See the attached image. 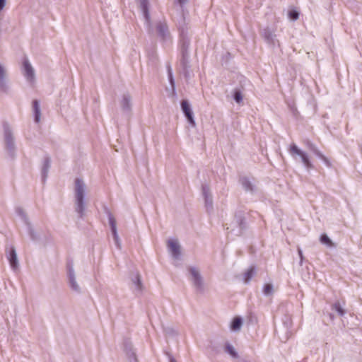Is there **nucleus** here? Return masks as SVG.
<instances>
[{"label": "nucleus", "instance_id": "f257e3e1", "mask_svg": "<svg viewBox=\"0 0 362 362\" xmlns=\"http://www.w3.org/2000/svg\"><path fill=\"white\" fill-rule=\"evenodd\" d=\"M86 191V185L80 178H76L74 182V200L76 211L83 216L85 210L84 196Z\"/></svg>", "mask_w": 362, "mask_h": 362}, {"label": "nucleus", "instance_id": "f03ea898", "mask_svg": "<svg viewBox=\"0 0 362 362\" xmlns=\"http://www.w3.org/2000/svg\"><path fill=\"white\" fill-rule=\"evenodd\" d=\"M3 129L6 153L8 157L13 158L16 153V143L12 129L8 123H4Z\"/></svg>", "mask_w": 362, "mask_h": 362}, {"label": "nucleus", "instance_id": "7ed1b4c3", "mask_svg": "<svg viewBox=\"0 0 362 362\" xmlns=\"http://www.w3.org/2000/svg\"><path fill=\"white\" fill-rule=\"evenodd\" d=\"M22 74L24 76L25 81L31 86H33L36 81V74L35 70L30 61L25 58L23 60L21 66Z\"/></svg>", "mask_w": 362, "mask_h": 362}, {"label": "nucleus", "instance_id": "20e7f679", "mask_svg": "<svg viewBox=\"0 0 362 362\" xmlns=\"http://www.w3.org/2000/svg\"><path fill=\"white\" fill-rule=\"evenodd\" d=\"M188 276L193 285L199 291H203L204 289V280L201 275L199 269L196 267H189L188 269Z\"/></svg>", "mask_w": 362, "mask_h": 362}, {"label": "nucleus", "instance_id": "39448f33", "mask_svg": "<svg viewBox=\"0 0 362 362\" xmlns=\"http://www.w3.org/2000/svg\"><path fill=\"white\" fill-rule=\"evenodd\" d=\"M289 152L295 159H297V157L298 156L301 162L308 169L313 168L312 163L309 160L308 154L300 149L296 144H293L291 145Z\"/></svg>", "mask_w": 362, "mask_h": 362}, {"label": "nucleus", "instance_id": "423d86ee", "mask_svg": "<svg viewBox=\"0 0 362 362\" xmlns=\"http://www.w3.org/2000/svg\"><path fill=\"white\" fill-rule=\"evenodd\" d=\"M167 249L172 257L175 259H179L181 257V245L176 238H169L167 240Z\"/></svg>", "mask_w": 362, "mask_h": 362}, {"label": "nucleus", "instance_id": "0eeeda50", "mask_svg": "<svg viewBox=\"0 0 362 362\" xmlns=\"http://www.w3.org/2000/svg\"><path fill=\"white\" fill-rule=\"evenodd\" d=\"M6 257L8 259L10 267L14 272L17 271L19 267L18 259L16 251L13 247H6Z\"/></svg>", "mask_w": 362, "mask_h": 362}, {"label": "nucleus", "instance_id": "6e6552de", "mask_svg": "<svg viewBox=\"0 0 362 362\" xmlns=\"http://www.w3.org/2000/svg\"><path fill=\"white\" fill-rule=\"evenodd\" d=\"M181 108H182V110L184 115L187 117L188 122L192 127H195L196 126V122H195V120L194 119L193 112L192 111L190 105H189V103H188L187 100H183L181 102Z\"/></svg>", "mask_w": 362, "mask_h": 362}, {"label": "nucleus", "instance_id": "1a4fd4ad", "mask_svg": "<svg viewBox=\"0 0 362 362\" xmlns=\"http://www.w3.org/2000/svg\"><path fill=\"white\" fill-rule=\"evenodd\" d=\"M67 274H68L69 284L71 288L75 292L80 293L81 287L76 281L75 272L72 267H69Z\"/></svg>", "mask_w": 362, "mask_h": 362}, {"label": "nucleus", "instance_id": "9d476101", "mask_svg": "<svg viewBox=\"0 0 362 362\" xmlns=\"http://www.w3.org/2000/svg\"><path fill=\"white\" fill-rule=\"evenodd\" d=\"M119 105L122 112L130 113L132 111V97L129 93H124L119 100Z\"/></svg>", "mask_w": 362, "mask_h": 362}, {"label": "nucleus", "instance_id": "9b49d317", "mask_svg": "<svg viewBox=\"0 0 362 362\" xmlns=\"http://www.w3.org/2000/svg\"><path fill=\"white\" fill-rule=\"evenodd\" d=\"M132 287L135 293H140L144 288L141 275L134 273L131 276Z\"/></svg>", "mask_w": 362, "mask_h": 362}, {"label": "nucleus", "instance_id": "f8f14e48", "mask_svg": "<svg viewBox=\"0 0 362 362\" xmlns=\"http://www.w3.org/2000/svg\"><path fill=\"white\" fill-rule=\"evenodd\" d=\"M202 193L204 197L206 210L210 211L213 209V199L209 188L206 186H204L202 187Z\"/></svg>", "mask_w": 362, "mask_h": 362}, {"label": "nucleus", "instance_id": "ddd939ff", "mask_svg": "<svg viewBox=\"0 0 362 362\" xmlns=\"http://www.w3.org/2000/svg\"><path fill=\"white\" fill-rule=\"evenodd\" d=\"M108 221H109V224L111 228V230H112V233L113 235V238H114L115 245L118 247H119L120 243H119V236H118L117 231L116 220L112 214H109Z\"/></svg>", "mask_w": 362, "mask_h": 362}, {"label": "nucleus", "instance_id": "4468645a", "mask_svg": "<svg viewBox=\"0 0 362 362\" xmlns=\"http://www.w3.org/2000/svg\"><path fill=\"white\" fill-rule=\"evenodd\" d=\"M262 35L268 43L275 45L276 35L272 30L268 28L264 29L262 32Z\"/></svg>", "mask_w": 362, "mask_h": 362}, {"label": "nucleus", "instance_id": "2eb2a0df", "mask_svg": "<svg viewBox=\"0 0 362 362\" xmlns=\"http://www.w3.org/2000/svg\"><path fill=\"white\" fill-rule=\"evenodd\" d=\"M231 230H235V228L238 227V233H240L245 227V220L241 215L236 216L230 225Z\"/></svg>", "mask_w": 362, "mask_h": 362}, {"label": "nucleus", "instance_id": "dca6fc26", "mask_svg": "<svg viewBox=\"0 0 362 362\" xmlns=\"http://www.w3.org/2000/svg\"><path fill=\"white\" fill-rule=\"evenodd\" d=\"M224 351L229 354L232 358L237 359L239 357V355L235 347L229 343H226L225 344Z\"/></svg>", "mask_w": 362, "mask_h": 362}, {"label": "nucleus", "instance_id": "f3484780", "mask_svg": "<svg viewBox=\"0 0 362 362\" xmlns=\"http://www.w3.org/2000/svg\"><path fill=\"white\" fill-rule=\"evenodd\" d=\"M33 110L35 116V122L38 123L40 121L41 110L40 103L37 100H34L33 103Z\"/></svg>", "mask_w": 362, "mask_h": 362}, {"label": "nucleus", "instance_id": "a211bd4d", "mask_svg": "<svg viewBox=\"0 0 362 362\" xmlns=\"http://www.w3.org/2000/svg\"><path fill=\"white\" fill-rule=\"evenodd\" d=\"M138 2L140 4V6L141 8V10L143 11L144 18H146V21L147 23H148L149 21V13L148 10V0H137Z\"/></svg>", "mask_w": 362, "mask_h": 362}, {"label": "nucleus", "instance_id": "6ab92c4d", "mask_svg": "<svg viewBox=\"0 0 362 362\" xmlns=\"http://www.w3.org/2000/svg\"><path fill=\"white\" fill-rule=\"evenodd\" d=\"M312 151L320 158L327 166H330L331 163L329 160L315 146L311 147Z\"/></svg>", "mask_w": 362, "mask_h": 362}, {"label": "nucleus", "instance_id": "aec40b11", "mask_svg": "<svg viewBox=\"0 0 362 362\" xmlns=\"http://www.w3.org/2000/svg\"><path fill=\"white\" fill-rule=\"evenodd\" d=\"M158 34L163 38H166L168 34V27L164 23H159L157 25Z\"/></svg>", "mask_w": 362, "mask_h": 362}, {"label": "nucleus", "instance_id": "412c9836", "mask_svg": "<svg viewBox=\"0 0 362 362\" xmlns=\"http://www.w3.org/2000/svg\"><path fill=\"white\" fill-rule=\"evenodd\" d=\"M243 325V320L240 317H236L233 319L232 321L230 329L233 331L237 332L239 331L241 329V327Z\"/></svg>", "mask_w": 362, "mask_h": 362}, {"label": "nucleus", "instance_id": "4be33fe9", "mask_svg": "<svg viewBox=\"0 0 362 362\" xmlns=\"http://www.w3.org/2000/svg\"><path fill=\"white\" fill-rule=\"evenodd\" d=\"M263 293L266 296H271L274 294V286L272 284H264V286H263Z\"/></svg>", "mask_w": 362, "mask_h": 362}, {"label": "nucleus", "instance_id": "5701e85b", "mask_svg": "<svg viewBox=\"0 0 362 362\" xmlns=\"http://www.w3.org/2000/svg\"><path fill=\"white\" fill-rule=\"evenodd\" d=\"M255 271L254 267L248 269L243 275V279L245 283H248L252 276L255 275Z\"/></svg>", "mask_w": 362, "mask_h": 362}, {"label": "nucleus", "instance_id": "b1692460", "mask_svg": "<svg viewBox=\"0 0 362 362\" xmlns=\"http://www.w3.org/2000/svg\"><path fill=\"white\" fill-rule=\"evenodd\" d=\"M241 184H242L243 188L246 191H252L253 190V185H252L250 181L249 180H247V178H243L241 180Z\"/></svg>", "mask_w": 362, "mask_h": 362}, {"label": "nucleus", "instance_id": "393cba45", "mask_svg": "<svg viewBox=\"0 0 362 362\" xmlns=\"http://www.w3.org/2000/svg\"><path fill=\"white\" fill-rule=\"evenodd\" d=\"M1 92H2L3 90H6V89L8 86V81L6 78V76H5L4 71L2 68H1Z\"/></svg>", "mask_w": 362, "mask_h": 362}, {"label": "nucleus", "instance_id": "a878e982", "mask_svg": "<svg viewBox=\"0 0 362 362\" xmlns=\"http://www.w3.org/2000/svg\"><path fill=\"white\" fill-rule=\"evenodd\" d=\"M17 215L25 223H28L27 215L25 211L22 208H17L16 209Z\"/></svg>", "mask_w": 362, "mask_h": 362}, {"label": "nucleus", "instance_id": "bb28decb", "mask_svg": "<svg viewBox=\"0 0 362 362\" xmlns=\"http://www.w3.org/2000/svg\"><path fill=\"white\" fill-rule=\"evenodd\" d=\"M320 241L322 243L328 245L329 247L333 246V243L329 238L327 235H322L320 238Z\"/></svg>", "mask_w": 362, "mask_h": 362}, {"label": "nucleus", "instance_id": "cd10ccee", "mask_svg": "<svg viewBox=\"0 0 362 362\" xmlns=\"http://www.w3.org/2000/svg\"><path fill=\"white\" fill-rule=\"evenodd\" d=\"M165 334L167 337H174L177 334V331L173 327H166L165 328Z\"/></svg>", "mask_w": 362, "mask_h": 362}, {"label": "nucleus", "instance_id": "c85d7f7f", "mask_svg": "<svg viewBox=\"0 0 362 362\" xmlns=\"http://www.w3.org/2000/svg\"><path fill=\"white\" fill-rule=\"evenodd\" d=\"M234 100H235V102L238 104L241 103L242 101H243V95L241 93V92L238 90H235V92H234Z\"/></svg>", "mask_w": 362, "mask_h": 362}, {"label": "nucleus", "instance_id": "c756f323", "mask_svg": "<svg viewBox=\"0 0 362 362\" xmlns=\"http://www.w3.org/2000/svg\"><path fill=\"white\" fill-rule=\"evenodd\" d=\"M334 308L340 315H344L345 312L339 302L334 303Z\"/></svg>", "mask_w": 362, "mask_h": 362}, {"label": "nucleus", "instance_id": "7c9ffc66", "mask_svg": "<svg viewBox=\"0 0 362 362\" xmlns=\"http://www.w3.org/2000/svg\"><path fill=\"white\" fill-rule=\"evenodd\" d=\"M288 16L289 18L293 20V21H296L298 18L299 17V13L298 11H295V10H293V11H289L288 13Z\"/></svg>", "mask_w": 362, "mask_h": 362}, {"label": "nucleus", "instance_id": "2f4dec72", "mask_svg": "<svg viewBox=\"0 0 362 362\" xmlns=\"http://www.w3.org/2000/svg\"><path fill=\"white\" fill-rule=\"evenodd\" d=\"M298 253L299 257L300 259V264L302 265L303 261V252L300 247L298 248Z\"/></svg>", "mask_w": 362, "mask_h": 362}, {"label": "nucleus", "instance_id": "473e14b6", "mask_svg": "<svg viewBox=\"0 0 362 362\" xmlns=\"http://www.w3.org/2000/svg\"><path fill=\"white\" fill-rule=\"evenodd\" d=\"M169 80H170V83L172 86V88L174 90L175 88V86H174V80H173V76H172V74L170 72H169Z\"/></svg>", "mask_w": 362, "mask_h": 362}, {"label": "nucleus", "instance_id": "72a5a7b5", "mask_svg": "<svg viewBox=\"0 0 362 362\" xmlns=\"http://www.w3.org/2000/svg\"><path fill=\"white\" fill-rule=\"evenodd\" d=\"M48 168H49V160H47L45 161V168H44V170H44V171H45V170H46V171H47V169H48Z\"/></svg>", "mask_w": 362, "mask_h": 362}, {"label": "nucleus", "instance_id": "f704fd0d", "mask_svg": "<svg viewBox=\"0 0 362 362\" xmlns=\"http://www.w3.org/2000/svg\"><path fill=\"white\" fill-rule=\"evenodd\" d=\"M177 1L181 6L187 1V0H177Z\"/></svg>", "mask_w": 362, "mask_h": 362}, {"label": "nucleus", "instance_id": "c9c22d12", "mask_svg": "<svg viewBox=\"0 0 362 362\" xmlns=\"http://www.w3.org/2000/svg\"><path fill=\"white\" fill-rule=\"evenodd\" d=\"M1 9H2L5 4V0H1Z\"/></svg>", "mask_w": 362, "mask_h": 362}, {"label": "nucleus", "instance_id": "e433bc0d", "mask_svg": "<svg viewBox=\"0 0 362 362\" xmlns=\"http://www.w3.org/2000/svg\"><path fill=\"white\" fill-rule=\"evenodd\" d=\"M170 362H177L175 359H174L173 358H170Z\"/></svg>", "mask_w": 362, "mask_h": 362}, {"label": "nucleus", "instance_id": "4c0bfd02", "mask_svg": "<svg viewBox=\"0 0 362 362\" xmlns=\"http://www.w3.org/2000/svg\"><path fill=\"white\" fill-rule=\"evenodd\" d=\"M30 235L32 237L33 239H35V238L34 237V235H33L32 232L30 231Z\"/></svg>", "mask_w": 362, "mask_h": 362}]
</instances>
